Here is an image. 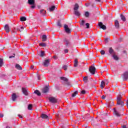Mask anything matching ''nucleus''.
Listing matches in <instances>:
<instances>
[{
  "mask_svg": "<svg viewBox=\"0 0 128 128\" xmlns=\"http://www.w3.org/2000/svg\"><path fill=\"white\" fill-rule=\"evenodd\" d=\"M117 104L118 106H120L122 107L124 106V103L122 100V96H120L117 97Z\"/></svg>",
  "mask_w": 128,
  "mask_h": 128,
  "instance_id": "nucleus-1",
  "label": "nucleus"
},
{
  "mask_svg": "<svg viewBox=\"0 0 128 128\" xmlns=\"http://www.w3.org/2000/svg\"><path fill=\"white\" fill-rule=\"evenodd\" d=\"M49 102H52V104H56L58 102V99L54 97H49L48 98Z\"/></svg>",
  "mask_w": 128,
  "mask_h": 128,
  "instance_id": "nucleus-2",
  "label": "nucleus"
},
{
  "mask_svg": "<svg viewBox=\"0 0 128 128\" xmlns=\"http://www.w3.org/2000/svg\"><path fill=\"white\" fill-rule=\"evenodd\" d=\"M96 67L91 66L89 68V72L92 74H96Z\"/></svg>",
  "mask_w": 128,
  "mask_h": 128,
  "instance_id": "nucleus-3",
  "label": "nucleus"
},
{
  "mask_svg": "<svg viewBox=\"0 0 128 128\" xmlns=\"http://www.w3.org/2000/svg\"><path fill=\"white\" fill-rule=\"evenodd\" d=\"M98 26H100V28H102L104 30H106V26L105 25H104V24L102 22H99Z\"/></svg>",
  "mask_w": 128,
  "mask_h": 128,
  "instance_id": "nucleus-4",
  "label": "nucleus"
},
{
  "mask_svg": "<svg viewBox=\"0 0 128 128\" xmlns=\"http://www.w3.org/2000/svg\"><path fill=\"white\" fill-rule=\"evenodd\" d=\"M24 26H18L14 28V30H19L20 32H24Z\"/></svg>",
  "mask_w": 128,
  "mask_h": 128,
  "instance_id": "nucleus-5",
  "label": "nucleus"
},
{
  "mask_svg": "<svg viewBox=\"0 0 128 128\" xmlns=\"http://www.w3.org/2000/svg\"><path fill=\"white\" fill-rule=\"evenodd\" d=\"M64 28L65 32L67 34H70V28H68V26L66 24H64Z\"/></svg>",
  "mask_w": 128,
  "mask_h": 128,
  "instance_id": "nucleus-6",
  "label": "nucleus"
},
{
  "mask_svg": "<svg viewBox=\"0 0 128 128\" xmlns=\"http://www.w3.org/2000/svg\"><path fill=\"white\" fill-rule=\"evenodd\" d=\"M43 64L44 66H46V67L48 66L50 64V59L44 60L43 62Z\"/></svg>",
  "mask_w": 128,
  "mask_h": 128,
  "instance_id": "nucleus-7",
  "label": "nucleus"
},
{
  "mask_svg": "<svg viewBox=\"0 0 128 128\" xmlns=\"http://www.w3.org/2000/svg\"><path fill=\"white\" fill-rule=\"evenodd\" d=\"M49 90L48 87L46 86L42 90V92H43V94H46V92H48Z\"/></svg>",
  "mask_w": 128,
  "mask_h": 128,
  "instance_id": "nucleus-8",
  "label": "nucleus"
},
{
  "mask_svg": "<svg viewBox=\"0 0 128 128\" xmlns=\"http://www.w3.org/2000/svg\"><path fill=\"white\" fill-rule=\"evenodd\" d=\"M114 23H115L114 26H115L117 30H118V28H120V22H118V20H115Z\"/></svg>",
  "mask_w": 128,
  "mask_h": 128,
  "instance_id": "nucleus-9",
  "label": "nucleus"
},
{
  "mask_svg": "<svg viewBox=\"0 0 128 128\" xmlns=\"http://www.w3.org/2000/svg\"><path fill=\"white\" fill-rule=\"evenodd\" d=\"M22 91L24 94L25 96H28V91L26 88H22Z\"/></svg>",
  "mask_w": 128,
  "mask_h": 128,
  "instance_id": "nucleus-10",
  "label": "nucleus"
},
{
  "mask_svg": "<svg viewBox=\"0 0 128 128\" xmlns=\"http://www.w3.org/2000/svg\"><path fill=\"white\" fill-rule=\"evenodd\" d=\"M64 42H65V45L66 46V48H68V46L70 44V40L66 39L64 40Z\"/></svg>",
  "mask_w": 128,
  "mask_h": 128,
  "instance_id": "nucleus-11",
  "label": "nucleus"
},
{
  "mask_svg": "<svg viewBox=\"0 0 128 128\" xmlns=\"http://www.w3.org/2000/svg\"><path fill=\"white\" fill-rule=\"evenodd\" d=\"M18 96H16V93L13 94L12 96V100H13V102L16 101V100Z\"/></svg>",
  "mask_w": 128,
  "mask_h": 128,
  "instance_id": "nucleus-12",
  "label": "nucleus"
},
{
  "mask_svg": "<svg viewBox=\"0 0 128 128\" xmlns=\"http://www.w3.org/2000/svg\"><path fill=\"white\" fill-rule=\"evenodd\" d=\"M124 80H128V72H126L124 74Z\"/></svg>",
  "mask_w": 128,
  "mask_h": 128,
  "instance_id": "nucleus-13",
  "label": "nucleus"
},
{
  "mask_svg": "<svg viewBox=\"0 0 128 128\" xmlns=\"http://www.w3.org/2000/svg\"><path fill=\"white\" fill-rule=\"evenodd\" d=\"M4 30L6 32H10V26H8V24H6L4 26Z\"/></svg>",
  "mask_w": 128,
  "mask_h": 128,
  "instance_id": "nucleus-14",
  "label": "nucleus"
},
{
  "mask_svg": "<svg viewBox=\"0 0 128 128\" xmlns=\"http://www.w3.org/2000/svg\"><path fill=\"white\" fill-rule=\"evenodd\" d=\"M74 14L76 16H80V13L78 11V10H74Z\"/></svg>",
  "mask_w": 128,
  "mask_h": 128,
  "instance_id": "nucleus-15",
  "label": "nucleus"
},
{
  "mask_svg": "<svg viewBox=\"0 0 128 128\" xmlns=\"http://www.w3.org/2000/svg\"><path fill=\"white\" fill-rule=\"evenodd\" d=\"M79 8H80V6H78V4L77 3L75 4L74 8V10H78Z\"/></svg>",
  "mask_w": 128,
  "mask_h": 128,
  "instance_id": "nucleus-16",
  "label": "nucleus"
},
{
  "mask_svg": "<svg viewBox=\"0 0 128 128\" xmlns=\"http://www.w3.org/2000/svg\"><path fill=\"white\" fill-rule=\"evenodd\" d=\"M114 113L116 116H120V114L116 110V108H114Z\"/></svg>",
  "mask_w": 128,
  "mask_h": 128,
  "instance_id": "nucleus-17",
  "label": "nucleus"
},
{
  "mask_svg": "<svg viewBox=\"0 0 128 128\" xmlns=\"http://www.w3.org/2000/svg\"><path fill=\"white\" fill-rule=\"evenodd\" d=\"M41 118H44V119H46V120H48V115L44 114H42L41 115Z\"/></svg>",
  "mask_w": 128,
  "mask_h": 128,
  "instance_id": "nucleus-18",
  "label": "nucleus"
},
{
  "mask_svg": "<svg viewBox=\"0 0 128 128\" xmlns=\"http://www.w3.org/2000/svg\"><path fill=\"white\" fill-rule=\"evenodd\" d=\"M120 18L122 22H126V16H124V14H121L120 16Z\"/></svg>",
  "mask_w": 128,
  "mask_h": 128,
  "instance_id": "nucleus-19",
  "label": "nucleus"
},
{
  "mask_svg": "<svg viewBox=\"0 0 128 128\" xmlns=\"http://www.w3.org/2000/svg\"><path fill=\"white\" fill-rule=\"evenodd\" d=\"M28 4L30 5H34V0H28Z\"/></svg>",
  "mask_w": 128,
  "mask_h": 128,
  "instance_id": "nucleus-20",
  "label": "nucleus"
},
{
  "mask_svg": "<svg viewBox=\"0 0 128 128\" xmlns=\"http://www.w3.org/2000/svg\"><path fill=\"white\" fill-rule=\"evenodd\" d=\"M34 93L37 94V96H42V94H40V92L38 90H36L34 92Z\"/></svg>",
  "mask_w": 128,
  "mask_h": 128,
  "instance_id": "nucleus-21",
  "label": "nucleus"
},
{
  "mask_svg": "<svg viewBox=\"0 0 128 128\" xmlns=\"http://www.w3.org/2000/svg\"><path fill=\"white\" fill-rule=\"evenodd\" d=\"M47 38H48L46 37V35L44 34L42 36V42H46Z\"/></svg>",
  "mask_w": 128,
  "mask_h": 128,
  "instance_id": "nucleus-22",
  "label": "nucleus"
},
{
  "mask_svg": "<svg viewBox=\"0 0 128 128\" xmlns=\"http://www.w3.org/2000/svg\"><path fill=\"white\" fill-rule=\"evenodd\" d=\"M78 59H75L74 61V68H76V66H78Z\"/></svg>",
  "mask_w": 128,
  "mask_h": 128,
  "instance_id": "nucleus-23",
  "label": "nucleus"
},
{
  "mask_svg": "<svg viewBox=\"0 0 128 128\" xmlns=\"http://www.w3.org/2000/svg\"><path fill=\"white\" fill-rule=\"evenodd\" d=\"M109 54H113L114 52V49H112V48H109Z\"/></svg>",
  "mask_w": 128,
  "mask_h": 128,
  "instance_id": "nucleus-24",
  "label": "nucleus"
},
{
  "mask_svg": "<svg viewBox=\"0 0 128 128\" xmlns=\"http://www.w3.org/2000/svg\"><path fill=\"white\" fill-rule=\"evenodd\" d=\"M15 68L17 69V70H22V68L21 66H20V64H16Z\"/></svg>",
  "mask_w": 128,
  "mask_h": 128,
  "instance_id": "nucleus-25",
  "label": "nucleus"
},
{
  "mask_svg": "<svg viewBox=\"0 0 128 128\" xmlns=\"http://www.w3.org/2000/svg\"><path fill=\"white\" fill-rule=\"evenodd\" d=\"M105 86H106V83L102 81L101 82V84H100L101 88H104Z\"/></svg>",
  "mask_w": 128,
  "mask_h": 128,
  "instance_id": "nucleus-26",
  "label": "nucleus"
},
{
  "mask_svg": "<svg viewBox=\"0 0 128 128\" xmlns=\"http://www.w3.org/2000/svg\"><path fill=\"white\" fill-rule=\"evenodd\" d=\"M83 80L84 82L86 84V82H88V76H86L85 77L83 78Z\"/></svg>",
  "mask_w": 128,
  "mask_h": 128,
  "instance_id": "nucleus-27",
  "label": "nucleus"
},
{
  "mask_svg": "<svg viewBox=\"0 0 128 128\" xmlns=\"http://www.w3.org/2000/svg\"><path fill=\"white\" fill-rule=\"evenodd\" d=\"M56 9V6H53L49 8L50 12H54V10Z\"/></svg>",
  "mask_w": 128,
  "mask_h": 128,
  "instance_id": "nucleus-28",
  "label": "nucleus"
},
{
  "mask_svg": "<svg viewBox=\"0 0 128 128\" xmlns=\"http://www.w3.org/2000/svg\"><path fill=\"white\" fill-rule=\"evenodd\" d=\"M78 94V91H75L74 93L72 94V98H74L76 94Z\"/></svg>",
  "mask_w": 128,
  "mask_h": 128,
  "instance_id": "nucleus-29",
  "label": "nucleus"
},
{
  "mask_svg": "<svg viewBox=\"0 0 128 128\" xmlns=\"http://www.w3.org/2000/svg\"><path fill=\"white\" fill-rule=\"evenodd\" d=\"M20 22H26V18L24 16H22L20 18Z\"/></svg>",
  "mask_w": 128,
  "mask_h": 128,
  "instance_id": "nucleus-30",
  "label": "nucleus"
},
{
  "mask_svg": "<svg viewBox=\"0 0 128 128\" xmlns=\"http://www.w3.org/2000/svg\"><path fill=\"white\" fill-rule=\"evenodd\" d=\"M40 14H42V16H44L46 14V11L44 10H42L40 11Z\"/></svg>",
  "mask_w": 128,
  "mask_h": 128,
  "instance_id": "nucleus-31",
  "label": "nucleus"
},
{
  "mask_svg": "<svg viewBox=\"0 0 128 128\" xmlns=\"http://www.w3.org/2000/svg\"><path fill=\"white\" fill-rule=\"evenodd\" d=\"M39 46H42L44 48H46V43H40L39 44Z\"/></svg>",
  "mask_w": 128,
  "mask_h": 128,
  "instance_id": "nucleus-32",
  "label": "nucleus"
},
{
  "mask_svg": "<svg viewBox=\"0 0 128 128\" xmlns=\"http://www.w3.org/2000/svg\"><path fill=\"white\" fill-rule=\"evenodd\" d=\"M60 80H64V82H68V80L67 78L64 76L60 77Z\"/></svg>",
  "mask_w": 128,
  "mask_h": 128,
  "instance_id": "nucleus-33",
  "label": "nucleus"
},
{
  "mask_svg": "<svg viewBox=\"0 0 128 128\" xmlns=\"http://www.w3.org/2000/svg\"><path fill=\"white\" fill-rule=\"evenodd\" d=\"M84 16H86V18H89L90 12H86L84 13Z\"/></svg>",
  "mask_w": 128,
  "mask_h": 128,
  "instance_id": "nucleus-34",
  "label": "nucleus"
},
{
  "mask_svg": "<svg viewBox=\"0 0 128 128\" xmlns=\"http://www.w3.org/2000/svg\"><path fill=\"white\" fill-rule=\"evenodd\" d=\"M112 57L115 60H119L118 58L116 56V55L114 54L112 56Z\"/></svg>",
  "mask_w": 128,
  "mask_h": 128,
  "instance_id": "nucleus-35",
  "label": "nucleus"
},
{
  "mask_svg": "<svg viewBox=\"0 0 128 128\" xmlns=\"http://www.w3.org/2000/svg\"><path fill=\"white\" fill-rule=\"evenodd\" d=\"M28 110H32V104H29L28 106Z\"/></svg>",
  "mask_w": 128,
  "mask_h": 128,
  "instance_id": "nucleus-36",
  "label": "nucleus"
},
{
  "mask_svg": "<svg viewBox=\"0 0 128 128\" xmlns=\"http://www.w3.org/2000/svg\"><path fill=\"white\" fill-rule=\"evenodd\" d=\"M2 64H4V60L0 58V67L2 66Z\"/></svg>",
  "mask_w": 128,
  "mask_h": 128,
  "instance_id": "nucleus-37",
  "label": "nucleus"
},
{
  "mask_svg": "<svg viewBox=\"0 0 128 128\" xmlns=\"http://www.w3.org/2000/svg\"><path fill=\"white\" fill-rule=\"evenodd\" d=\"M57 26L59 28H62V24H60V20H58L57 22Z\"/></svg>",
  "mask_w": 128,
  "mask_h": 128,
  "instance_id": "nucleus-38",
  "label": "nucleus"
},
{
  "mask_svg": "<svg viewBox=\"0 0 128 128\" xmlns=\"http://www.w3.org/2000/svg\"><path fill=\"white\" fill-rule=\"evenodd\" d=\"M84 20H82L81 21V22H80V25L82 26H84Z\"/></svg>",
  "mask_w": 128,
  "mask_h": 128,
  "instance_id": "nucleus-39",
  "label": "nucleus"
},
{
  "mask_svg": "<svg viewBox=\"0 0 128 128\" xmlns=\"http://www.w3.org/2000/svg\"><path fill=\"white\" fill-rule=\"evenodd\" d=\"M68 66L67 65H64L62 66V68H64V70H68Z\"/></svg>",
  "mask_w": 128,
  "mask_h": 128,
  "instance_id": "nucleus-40",
  "label": "nucleus"
},
{
  "mask_svg": "<svg viewBox=\"0 0 128 128\" xmlns=\"http://www.w3.org/2000/svg\"><path fill=\"white\" fill-rule=\"evenodd\" d=\"M42 58L44 57V52L42 51L40 55Z\"/></svg>",
  "mask_w": 128,
  "mask_h": 128,
  "instance_id": "nucleus-41",
  "label": "nucleus"
},
{
  "mask_svg": "<svg viewBox=\"0 0 128 128\" xmlns=\"http://www.w3.org/2000/svg\"><path fill=\"white\" fill-rule=\"evenodd\" d=\"M101 54H106V52H104V50H102L100 52Z\"/></svg>",
  "mask_w": 128,
  "mask_h": 128,
  "instance_id": "nucleus-42",
  "label": "nucleus"
},
{
  "mask_svg": "<svg viewBox=\"0 0 128 128\" xmlns=\"http://www.w3.org/2000/svg\"><path fill=\"white\" fill-rule=\"evenodd\" d=\"M86 28H90V24L86 23Z\"/></svg>",
  "mask_w": 128,
  "mask_h": 128,
  "instance_id": "nucleus-43",
  "label": "nucleus"
},
{
  "mask_svg": "<svg viewBox=\"0 0 128 128\" xmlns=\"http://www.w3.org/2000/svg\"><path fill=\"white\" fill-rule=\"evenodd\" d=\"M64 52H65V54H68V49H64Z\"/></svg>",
  "mask_w": 128,
  "mask_h": 128,
  "instance_id": "nucleus-44",
  "label": "nucleus"
},
{
  "mask_svg": "<svg viewBox=\"0 0 128 128\" xmlns=\"http://www.w3.org/2000/svg\"><path fill=\"white\" fill-rule=\"evenodd\" d=\"M86 92V90H82V91H81V94H85Z\"/></svg>",
  "mask_w": 128,
  "mask_h": 128,
  "instance_id": "nucleus-45",
  "label": "nucleus"
},
{
  "mask_svg": "<svg viewBox=\"0 0 128 128\" xmlns=\"http://www.w3.org/2000/svg\"><path fill=\"white\" fill-rule=\"evenodd\" d=\"M14 56H16L15 54H14V56H9L10 58H14Z\"/></svg>",
  "mask_w": 128,
  "mask_h": 128,
  "instance_id": "nucleus-46",
  "label": "nucleus"
},
{
  "mask_svg": "<svg viewBox=\"0 0 128 128\" xmlns=\"http://www.w3.org/2000/svg\"><path fill=\"white\" fill-rule=\"evenodd\" d=\"M108 40H109L108 38H105V42H108Z\"/></svg>",
  "mask_w": 128,
  "mask_h": 128,
  "instance_id": "nucleus-47",
  "label": "nucleus"
},
{
  "mask_svg": "<svg viewBox=\"0 0 128 128\" xmlns=\"http://www.w3.org/2000/svg\"><path fill=\"white\" fill-rule=\"evenodd\" d=\"M18 116L20 118H22V116L20 114H18Z\"/></svg>",
  "mask_w": 128,
  "mask_h": 128,
  "instance_id": "nucleus-48",
  "label": "nucleus"
},
{
  "mask_svg": "<svg viewBox=\"0 0 128 128\" xmlns=\"http://www.w3.org/2000/svg\"><path fill=\"white\" fill-rule=\"evenodd\" d=\"M102 100H104V98H106V96H104V95L102 96Z\"/></svg>",
  "mask_w": 128,
  "mask_h": 128,
  "instance_id": "nucleus-49",
  "label": "nucleus"
},
{
  "mask_svg": "<svg viewBox=\"0 0 128 128\" xmlns=\"http://www.w3.org/2000/svg\"><path fill=\"white\" fill-rule=\"evenodd\" d=\"M122 128H128L126 126V125H123V126H122Z\"/></svg>",
  "mask_w": 128,
  "mask_h": 128,
  "instance_id": "nucleus-50",
  "label": "nucleus"
},
{
  "mask_svg": "<svg viewBox=\"0 0 128 128\" xmlns=\"http://www.w3.org/2000/svg\"><path fill=\"white\" fill-rule=\"evenodd\" d=\"M36 8V6H34V4L32 5V6H31V8Z\"/></svg>",
  "mask_w": 128,
  "mask_h": 128,
  "instance_id": "nucleus-51",
  "label": "nucleus"
},
{
  "mask_svg": "<svg viewBox=\"0 0 128 128\" xmlns=\"http://www.w3.org/2000/svg\"><path fill=\"white\" fill-rule=\"evenodd\" d=\"M126 106H127V108H128V100H127L126 101Z\"/></svg>",
  "mask_w": 128,
  "mask_h": 128,
  "instance_id": "nucleus-52",
  "label": "nucleus"
},
{
  "mask_svg": "<svg viewBox=\"0 0 128 128\" xmlns=\"http://www.w3.org/2000/svg\"><path fill=\"white\" fill-rule=\"evenodd\" d=\"M0 118H4V114H0Z\"/></svg>",
  "mask_w": 128,
  "mask_h": 128,
  "instance_id": "nucleus-53",
  "label": "nucleus"
},
{
  "mask_svg": "<svg viewBox=\"0 0 128 128\" xmlns=\"http://www.w3.org/2000/svg\"><path fill=\"white\" fill-rule=\"evenodd\" d=\"M86 6H90V3H87L85 4Z\"/></svg>",
  "mask_w": 128,
  "mask_h": 128,
  "instance_id": "nucleus-54",
  "label": "nucleus"
},
{
  "mask_svg": "<svg viewBox=\"0 0 128 128\" xmlns=\"http://www.w3.org/2000/svg\"><path fill=\"white\" fill-rule=\"evenodd\" d=\"M34 65H32L31 66V70H34Z\"/></svg>",
  "mask_w": 128,
  "mask_h": 128,
  "instance_id": "nucleus-55",
  "label": "nucleus"
},
{
  "mask_svg": "<svg viewBox=\"0 0 128 128\" xmlns=\"http://www.w3.org/2000/svg\"><path fill=\"white\" fill-rule=\"evenodd\" d=\"M38 80H40V76H38Z\"/></svg>",
  "mask_w": 128,
  "mask_h": 128,
  "instance_id": "nucleus-56",
  "label": "nucleus"
},
{
  "mask_svg": "<svg viewBox=\"0 0 128 128\" xmlns=\"http://www.w3.org/2000/svg\"><path fill=\"white\" fill-rule=\"evenodd\" d=\"M53 58H54V60H56V58H58L56 57V56H53Z\"/></svg>",
  "mask_w": 128,
  "mask_h": 128,
  "instance_id": "nucleus-57",
  "label": "nucleus"
},
{
  "mask_svg": "<svg viewBox=\"0 0 128 128\" xmlns=\"http://www.w3.org/2000/svg\"><path fill=\"white\" fill-rule=\"evenodd\" d=\"M96 2H100V0H95Z\"/></svg>",
  "mask_w": 128,
  "mask_h": 128,
  "instance_id": "nucleus-58",
  "label": "nucleus"
},
{
  "mask_svg": "<svg viewBox=\"0 0 128 128\" xmlns=\"http://www.w3.org/2000/svg\"><path fill=\"white\" fill-rule=\"evenodd\" d=\"M124 54H126V52L124 51Z\"/></svg>",
  "mask_w": 128,
  "mask_h": 128,
  "instance_id": "nucleus-59",
  "label": "nucleus"
},
{
  "mask_svg": "<svg viewBox=\"0 0 128 128\" xmlns=\"http://www.w3.org/2000/svg\"><path fill=\"white\" fill-rule=\"evenodd\" d=\"M6 128H10V126H7L6 127Z\"/></svg>",
  "mask_w": 128,
  "mask_h": 128,
  "instance_id": "nucleus-60",
  "label": "nucleus"
}]
</instances>
